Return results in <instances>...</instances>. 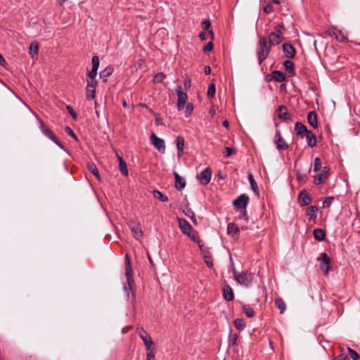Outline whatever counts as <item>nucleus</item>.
I'll return each instance as SVG.
<instances>
[{
    "instance_id": "51",
    "label": "nucleus",
    "mask_w": 360,
    "mask_h": 360,
    "mask_svg": "<svg viewBox=\"0 0 360 360\" xmlns=\"http://www.w3.org/2000/svg\"><path fill=\"white\" fill-rule=\"evenodd\" d=\"M333 200H334L333 197L326 198L323 203V207H329L331 205Z\"/></svg>"
},
{
    "instance_id": "10",
    "label": "nucleus",
    "mask_w": 360,
    "mask_h": 360,
    "mask_svg": "<svg viewBox=\"0 0 360 360\" xmlns=\"http://www.w3.org/2000/svg\"><path fill=\"white\" fill-rule=\"evenodd\" d=\"M212 177V170L210 167H206L202 170L197 178L200 180V183L203 185H207L210 183Z\"/></svg>"
},
{
    "instance_id": "33",
    "label": "nucleus",
    "mask_w": 360,
    "mask_h": 360,
    "mask_svg": "<svg viewBox=\"0 0 360 360\" xmlns=\"http://www.w3.org/2000/svg\"><path fill=\"white\" fill-rule=\"evenodd\" d=\"M87 168L97 178L98 181H101V178L99 172L94 164H89Z\"/></svg>"
},
{
    "instance_id": "49",
    "label": "nucleus",
    "mask_w": 360,
    "mask_h": 360,
    "mask_svg": "<svg viewBox=\"0 0 360 360\" xmlns=\"http://www.w3.org/2000/svg\"><path fill=\"white\" fill-rule=\"evenodd\" d=\"M215 85L214 84H211L209 85L208 86V89H207V96L208 97L210 98H212L214 97V96L215 95Z\"/></svg>"
},
{
    "instance_id": "35",
    "label": "nucleus",
    "mask_w": 360,
    "mask_h": 360,
    "mask_svg": "<svg viewBox=\"0 0 360 360\" xmlns=\"http://www.w3.org/2000/svg\"><path fill=\"white\" fill-rule=\"evenodd\" d=\"M238 335L236 333H231V331L229 333V340H228V346L231 347L235 345L237 342Z\"/></svg>"
},
{
    "instance_id": "22",
    "label": "nucleus",
    "mask_w": 360,
    "mask_h": 360,
    "mask_svg": "<svg viewBox=\"0 0 360 360\" xmlns=\"http://www.w3.org/2000/svg\"><path fill=\"white\" fill-rule=\"evenodd\" d=\"M318 208L316 206H310L306 209V215L309 221L315 220L316 219V213Z\"/></svg>"
},
{
    "instance_id": "43",
    "label": "nucleus",
    "mask_w": 360,
    "mask_h": 360,
    "mask_svg": "<svg viewBox=\"0 0 360 360\" xmlns=\"http://www.w3.org/2000/svg\"><path fill=\"white\" fill-rule=\"evenodd\" d=\"M203 257L207 266L210 268L212 267L213 266V261L211 258L210 252H207V254H205Z\"/></svg>"
},
{
    "instance_id": "2",
    "label": "nucleus",
    "mask_w": 360,
    "mask_h": 360,
    "mask_svg": "<svg viewBox=\"0 0 360 360\" xmlns=\"http://www.w3.org/2000/svg\"><path fill=\"white\" fill-rule=\"evenodd\" d=\"M39 128L42 133L49 139H50L53 142L57 144L59 147L63 148V145L59 142L58 139H57L54 133L44 124L41 120L39 119Z\"/></svg>"
},
{
    "instance_id": "24",
    "label": "nucleus",
    "mask_w": 360,
    "mask_h": 360,
    "mask_svg": "<svg viewBox=\"0 0 360 360\" xmlns=\"http://www.w3.org/2000/svg\"><path fill=\"white\" fill-rule=\"evenodd\" d=\"M39 49V46L37 41H33L30 44L29 53L32 58H34L38 56Z\"/></svg>"
},
{
    "instance_id": "16",
    "label": "nucleus",
    "mask_w": 360,
    "mask_h": 360,
    "mask_svg": "<svg viewBox=\"0 0 360 360\" xmlns=\"http://www.w3.org/2000/svg\"><path fill=\"white\" fill-rule=\"evenodd\" d=\"M278 117L279 119L287 121L290 120L291 115L288 112L285 105H280L278 109Z\"/></svg>"
},
{
    "instance_id": "11",
    "label": "nucleus",
    "mask_w": 360,
    "mask_h": 360,
    "mask_svg": "<svg viewBox=\"0 0 360 360\" xmlns=\"http://www.w3.org/2000/svg\"><path fill=\"white\" fill-rule=\"evenodd\" d=\"M97 81L95 80H87L86 85V97L88 99H93L96 95V88L97 86Z\"/></svg>"
},
{
    "instance_id": "56",
    "label": "nucleus",
    "mask_w": 360,
    "mask_h": 360,
    "mask_svg": "<svg viewBox=\"0 0 360 360\" xmlns=\"http://www.w3.org/2000/svg\"><path fill=\"white\" fill-rule=\"evenodd\" d=\"M213 49V44L212 41L208 42L203 48L204 52H209Z\"/></svg>"
},
{
    "instance_id": "8",
    "label": "nucleus",
    "mask_w": 360,
    "mask_h": 360,
    "mask_svg": "<svg viewBox=\"0 0 360 360\" xmlns=\"http://www.w3.org/2000/svg\"><path fill=\"white\" fill-rule=\"evenodd\" d=\"M249 202V197L245 194L239 195L233 202V205L238 209H246Z\"/></svg>"
},
{
    "instance_id": "55",
    "label": "nucleus",
    "mask_w": 360,
    "mask_h": 360,
    "mask_svg": "<svg viewBox=\"0 0 360 360\" xmlns=\"http://www.w3.org/2000/svg\"><path fill=\"white\" fill-rule=\"evenodd\" d=\"M211 26L210 21L209 20H204L202 24L201 27L204 30H209Z\"/></svg>"
},
{
    "instance_id": "19",
    "label": "nucleus",
    "mask_w": 360,
    "mask_h": 360,
    "mask_svg": "<svg viewBox=\"0 0 360 360\" xmlns=\"http://www.w3.org/2000/svg\"><path fill=\"white\" fill-rule=\"evenodd\" d=\"M174 175L175 179V188L176 189L181 191L185 187L186 181L176 172H174Z\"/></svg>"
},
{
    "instance_id": "30",
    "label": "nucleus",
    "mask_w": 360,
    "mask_h": 360,
    "mask_svg": "<svg viewBox=\"0 0 360 360\" xmlns=\"http://www.w3.org/2000/svg\"><path fill=\"white\" fill-rule=\"evenodd\" d=\"M275 305L280 310L281 314H283L285 311L286 305L282 298H276L275 300Z\"/></svg>"
},
{
    "instance_id": "57",
    "label": "nucleus",
    "mask_w": 360,
    "mask_h": 360,
    "mask_svg": "<svg viewBox=\"0 0 360 360\" xmlns=\"http://www.w3.org/2000/svg\"><path fill=\"white\" fill-rule=\"evenodd\" d=\"M273 11H274V7L271 4H267L264 8V11L266 14H269V13H272Z\"/></svg>"
},
{
    "instance_id": "38",
    "label": "nucleus",
    "mask_w": 360,
    "mask_h": 360,
    "mask_svg": "<svg viewBox=\"0 0 360 360\" xmlns=\"http://www.w3.org/2000/svg\"><path fill=\"white\" fill-rule=\"evenodd\" d=\"M243 310L245 315L249 318H252L255 316L254 309L249 306L243 305Z\"/></svg>"
},
{
    "instance_id": "9",
    "label": "nucleus",
    "mask_w": 360,
    "mask_h": 360,
    "mask_svg": "<svg viewBox=\"0 0 360 360\" xmlns=\"http://www.w3.org/2000/svg\"><path fill=\"white\" fill-rule=\"evenodd\" d=\"M274 143L276 148L279 150H283L288 148V144L285 142L281 136L280 130H276Z\"/></svg>"
},
{
    "instance_id": "40",
    "label": "nucleus",
    "mask_w": 360,
    "mask_h": 360,
    "mask_svg": "<svg viewBox=\"0 0 360 360\" xmlns=\"http://www.w3.org/2000/svg\"><path fill=\"white\" fill-rule=\"evenodd\" d=\"M248 179L252 187V189L254 191V192L256 193V194L258 195L259 192L257 191V184L254 179L253 175L251 173H250L248 175Z\"/></svg>"
},
{
    "instance_id": "53",
    "label": "nucleus",
    "mask_w": 360,
    "mask_h": 360,
    "mask_svg": "<svg viewBox=\"0 0 360 360\" xmlns=\"http://www.w3.org/2000/svg\"><path fill=\"white\" fill-rule=\"evenodd\" d=\"M197 243L201 250V252L205 255V254H207V252H209L207 248L204 246V245L202 244V242L201 240L198 239V240L197 241Z\"/></svg>"
},
{
    "instance_id": "31",
    "label": "nucleus",
    "mask_w": 360,
    "mask_h": 360,
    "mask_svg": "<svg viewBox=\"0 0 360 360\" xmlns=\"http://www.w3.org/2000/svg\"><path fill=\"white\" fill-rule=\"evenodd\" d=\"M283 65L286 70L291 75H295V69H294V63L290 60H285L283 63Z\"/></svg>"
},
{
    "instance_id": "18",
    "label": "nucleus",
    "mask_w": 360,
    "mask_h": 360,
    "mask_svg": "<svg viewBox=\"0 0 360 360\" xmlns=\"http://www.w3.org/2000/svg\"><path fill=\"white\" fill-rule=\"evenodd\" d=\"M299 202L302 205V206H306L311 203V198L309 195L307 191L303 190L299 194Z\"/></svg>"
},
{
    "instance_id": "46",
    "label": "nucleus",
    "mask_w": 360,
    "mask_h": 360,
    "mask_svg": "<svg viewBox=\"0 0 360 360\" xmlns=\"http://www.w3.org/2000/svg\"><path fill=\"white\" fill-rule=\"evenodd\" d=\"M321 169H322L321 168V160L320 158H316L314 159V171L318 172V171L321 170Z\"/></svg>"
},
{
    "instance_id": "17",
    "label": "nucleus",
    "mask_w": 360,
    "mask_h": 360,
    "mask_svg": "<svg viewBox=\"0 0 360 360\" xmlns=\"http://www.w3.org/2000/svg\"><path fill=\"white\" fill-rule=\"evenodd\" d=\"M176 93L178 95V102H177L178 109L179 110H181L185 106V104L188 99V96L186 93L181 91L179 90H178L176 91Z\"/></svg>"
},
{
    "instance_id": "48",
    "label": "nucleus",
    "mask_w": 360,
    "mask_h": 360,
    "mask_svg": "<svg viewBox=\"0 0 360 360\" xmlns=\"http://www.w3.org/2000/svg\"><path fill=\"white\" fill-rule=\"evenodd\" d=\"M184 214L189 218H191V219L192 220V221L194 223V224H196V219L195 217V214L194 212L191 210V209H187L186 211H184Z\"/></svg>"
},
{
    "instance_id": "60",
    "label": "nucleus",
    "mask_w": 360,
    "mask_h": 360,
    "mask_svg": "<svg viewBox=\"0 0 360 360\" xmlns=\"http://www.w3.org/2000/svg\"><path fill=\"white\" fill-rule=\"evenodd\" d=\"M334 360H349L346 354H340L334 358Z\"/></svg>"
},
{
    "instance_id": "28",
    "label": "nucleus",
    "mask_w": 360,
    "mask_h": 360,
    "mask_svg": "<svg viewBox=\"0 0 360 360\" xmlns=\"http://www.w3.org/2000/svg\"><path fill=\"white\" fill-rule=\"evenodd\" d=\"M114 68L111 65H108L104 70L100 72L99 76L101 78L106 79L110 77L113 72Z\"/></svg>"
},
{
    "instance_id": "4",
    "label": "nucleus",
    "mask_w": 360,
    "mask_h": 360,
    "mask_svg": "<svg viewBox=\"0 0 360 360\" xmlns=\"http://www.w3.org/2000/svg\"><path fill=\"white\" fill-rule=\"evenodd\" d=\"M253 279V274L248 271H242L236 279L240 285L249 286Z\"/></svg>"
},
{
    "instance_id": "54",
    "label": "nucleus",
    "mask_w": 360,
    "mask_h": 360,
    "mask_svg": "<svg viewBox=\"0 0 360 360\" xmlns=\"http://www.w3.org/2000/svg\"><path fill=\"white\" fill-rule=\"evenodd\" d=\"M96 75H97L96 71L92 70L91 71H89L87 73V77H88L87 80H91V79L95 80Z\"/></svg>"
},
{
    "instance_id": "42",
    "label": "nucleus",
    "mask_w": 360,
    "mask_h": 360,
    "mask_svg": "<svg viewBox=\"0 0 360 360\" xmlns=\"http://www.w3.org/2000/svg\"><path fill=\"white\" fill-rule=\"evenodd\" d=\"M91 63H92L91 70L97 72L98 67H99V64H100L98 56H93Z\"/></svg>"
},
{
    "instance_id": "20",
    "label": "nucleus",
    "mask_w": 360,
    "mask_h": 360,
    "mask_svg": "<svg viewBox=\"0 0 360 360\" xmlns=\"http://www.w3.org/2000/svg\"><path fill=\"white\" fill-rule=\"evenodd\" d=\"M307 127L301 122H297L295 125V131L297 135L304 137V135L308 132Z\"/></svg>"
},
{
    "instance_id": "23",
    "label": "nucleus",
    "mask_w": 360,
    "mask_h": 360,
    "mask_svg": "<svg viewBox=\"0 0 360 360\" xmlns=\"http://www.w3.org/2000/svg\"><path fill=\"white\" fill-rule=\"evenodd\" d=\"M308 123L314 128H317V117L316 113L314 111H311L307 115Z\"/></svg>"
},
{
    "instance_id": "29",
    "label": "nucleus",
    "mask_w": 360,
    "mask_h": 360,
    "mask_svg": "<svg viewBox=\"0 0 360 360\" xmlns=\"http://www.w3.org/2000/svg\"><path fill=\"white\" fill-rule=\"evenodd\" d=\"M272 77L278 82H282L285 79L284 74L282 72L277 70L272 72Z\"/></svg>"
},
{
    "instance_id": "27",
    "label": "nucleus",
    "mask_w": 360,
    "mask_h": 360,
    "mask_svg": "<svg viewBox=\"0 0 360 360\" xmlns=\"http://www.w3.org/2000/svg\"><path fill=\"white\" fill-rule=\"evenodd\" d=\"M118 159H119V169L120 170V172L124 176H127L129 175V172H128V169H127V163L122 159V158L118 156Z\"/></svg>"
},
{
    "instance_id": "32",
    "label": "nucleus",
    "mask_w": 360,
    "mask_h": 360,
    "mask_svg": "<svg viewBox=\"0 0 360 360\" xmlns=\"http://www.w3.org/2000/svg\"><path fill=\"white\" fill-rule=\"evenodd\" d=\"M153 196L158 199L160 201L162 202H167L168 201V198L167 196L165 195L162 192H160V191H158V190H154L153 191Z\"/></svg>"
},
{
    "instance_id": "26",
    "label": "nucleus",
    "mask_w": 360,
    "mask_h": 360,
    "mask_svg": "<svg viewBox=\"0 0 360 360\" xmlns=\"http://www.w3.org/2000/svg\"><path fill=\"white\" fill-rule=\"evenodd\" d=\"M239 231H240V229L236 224H234L233 223L228 224L227 233L229 235H230L233 237H235L238 235Z\"/></svg>"
},
{
    "instance_id": "34",
    "label": "nucleus",
    "mask_w": 360,
    "mask_h": 360,
    "mask_svg": "<svg viewBox=\"0 0 360 360\" xmlns=\"http://www.w3.org/2000/svg\"><path fill=\"white\" fill-rule=\"evenodd\" d=\"M330 34L334 35L335 38L340 41H344L346 39V37L340 30H335L333 31V33H330Z\"/></svg>"
},
{
    "instance_id": "13",
    "label": "nucleus",
    "mask_w": 360,
    "mask_h": 360,
    "mask_svg": "<svg viewBox=\"0 0 360 360\" xmlns=\"http://www.w3.org/2000/svg\"><path fill=\"white\" fill-rule=\"evenodd\" d=\"M223 297L228 302L232 301L234 298L233 291L226 283H224L223 285Z\"/></svg>"
},
{
    "instance_id": "6",
    "label": "nucleus",
    "mask_w": 360,
    "mask_h": 360,
    "mask_svg": "<svg viewBox=\"0 0 360 360\" xmlns=\"http://www.w3.org/2000/svg\"><path fill=\"white\" fill-rule=\"evenodd\" d=\"M139 335L143 341L144 345L146 347L147 350H150L151 347L154 345L150 336L147 333V332L143 328H138Z\"/></svg>"
},
{
    "instance_id": "64",
    "label": "nucleus",
    "mask_w": 360,
    "mask_h": 360,
    "mask_svg": "<svg viewBox=\"0 0 360 360\" xmlns=\"http://www.w3.org/2000/svg\"><path fill=\"white\" fill-rule=\"evenodd\" d=\"M0 65L5 67L7 65V62L4 59V58L2 56V55L0 53Z\"/></svg>"
},
{
    "instance_id": "41",
    "label": "nucleus",
    "mask_w": 360,
    "mask_h": 360,
    "mask_svg": "<svg viewBox=\"0 0 360 360\" xmlns=\"http://www.w3.org/2000/svg\"><path fill=\"white\" fill-rule=\"evenodd\" d=\"M235 327L239 330H242L245 328V323L244 321L241 319H236L234 321Z\"/></svg>"
},
{
    "instance_id": "39",
    "label": "nucleus",
    "mask_w": 360,
    "mask_h": 360,
    "mask_svg": "<svg viewBox=\"0 0 360 360\" xmlns=\"http://www.w3.org/2000/svg\"><path fill=\"white\" fill-rule=\"evenodd\" d=\"M318 260L321 261V263L324 264V265L330 264V259L326 252L321 253Z\"/></svg>"
},
{
    "instance_id": "63",
    "label": "nucleus",
    "mask_w": 360,
    "mask_h": 360,
    "mask_svg": "<svg viewBox=\"0 0 360 360\" xmlns=\"http://www.w3.org/2000/svg\"><path fill=\"white\" fill-rule=\"evenodd\" d=\"M193 242H196L198 240V239L196 238L195 234L193 232H190L189 235H187Z\"/></svg>"
},
{
    "instance_id": "59",
    "label": "nucleus",
    "mask_w": 360,
    "mask_h": 360,
    "mask_svg": "<svg viewBox=\"0 0 360 360\" xmlns=\"http://www.w3.org/2000/svg\"><path fill=\"white\" fill-rule=\"evenodd\" d=\"M325 180L323 179L319 175H316L314 176V184H316V185H319L321 183H323Z\"/></svg>"
},
{
    "instance_id": "1",
    "label": "nucleus",
    "mask_w": 360,
    "mask_h": 360,
    "mask_svg": "<svg viewBox=\"0 0 360 360\" xmlns=\"http://www.w3.org/2000/svg\"><path fill=\"white\" fill-rule=\"evenodd\" d=\"M271 46L269 44L267 39L263 36L259 37L257 55L258 57L259 63L260 65L269 56L271 51Z\"/></svg>"
},
{
    "instance_id": "52",
    "label": "nucleus",
    "mask_w": 360,
    "mask_h": 360,
    "mask_svg": "<svg viewBox=\"0 0 360 360\" xmlns=\"http://www.w3.org/2000/svg\"><path fill=\"white\" fill-rule=\"evenodd\" d=\"M66 108H67L68 112L70 114V115L73 118V120H76L77 118V115L75 112V111L74 110V109L70 105H67Z\"/></svg>"
},
{
    "instance_id": "12",
    "label": "nucleus",
    "mask_w": 360,
    "mask_h": 360,
    "mask_svg": "<svg viewBox=\"0 0 360 360\" xmlns=\"http://www.w3.org/2000/svg\"><path fill=\"white\" fill-rule=\"evenodd\" d=\"M129 226L132 233H134L135 237L136 238H141L143 236V232L141 230V224L138 222L131 221L129 223Z\"/></svg>"
},
{
    "instance_id": "36",
    "label": "nucleus",
    "mask_w": 360,
    "mask_h": 360,
    "mask_svg": "<svg viewBox=\"0 0 360 360\" xmlns=\"http://www.w3.org/2000/svg\"><path fill=\"white\" fill-rule=\"evenodd\" d=\"M176 147L179 152H183L184 147V139L182 136H178L176 138Z\"/></svg>"
},
{
    "instance_id": "37",
    "label": "nucleus",
    "mask_w": 360,
    "mask_h": 360,
    "mask_svg": "<svg viewBox=\"0 0 360 360\" xmlns=\"http://www.w3.org/2000/svg\"><path fill=\"white\" fill-rule=\"evenodd\" d=\"M330 169L328 167L325 166L321 169L319 175L323 179L326 180L329 177Z\"/></svg>"
},
{
    "instance_id": "50",
    "label": "nucleus",
    "mask_w": 360,
    "mask_h": 360,
    "mask_svg": "<svg viewBox=\"0 0 360 360\" xmlns=\"http://www.w3.org/2000/svg\"><path fill=\"white\" fill-rule=\"evenodd\" d=\"M65 131L69 134L70 136H72L75 140L78 141V139L75 134V132L72 131V129L70 127H65Z\"/></svg>"
},
{
    "instance_id": "62",
    "label": "nucleus",
    "mask_w": 360,
    "mask_h": 360,
    "mask_svg": "<svg viewBox=\"0 0 360 360\" xmlns=\"http://www.w3.org/2000/svg\"><path fill=\"white\" fill-rule=\"evenodd\" d=\"M240 218H243L245 220H248V214L246 209L241 210V217Z\"/></svg>"
},
{
    "instance_id": "14",
    "label": "nucleus",
    "mask_w": 360,
    "mask_h": 360,
    "mask_svg": "<svg viewBox=\"0 0 360 360\" xmlns=\"http://www.w3.org/2000/svg\"><path fill=\"white\" fill-rule=\"evenodd\" d=\"M178 221L179 228L184 234L189 235L190 232H193V229L192 226L186 219L179 218L178 219Z\"/></svg>"
},
{
    "instance_id": "47",
    "label": "nucleus",
    "mask_w": 360,
    "mask_h": 360,
    "mask_svg": "<svg viewBox=\"0 0 360 360\" xmlns=\"http://www.w3.org/2000/svg\"><path fill=\"white\" fill-rule=\"evenodd\" d=\"M236 153V149L231 147H225L224 153L225 154V157L228 158L233 154Z\"/></svg>"
},
{
    "instance_id": "45",
    "label": "nucleus",
    "mask_w": 360,
    "mask_h": 360,
    "mask_svg": "<svg viewBox=\"0 0 360 360\" xmlns=\"http://www.w3.org/2000/svg\"><path fill=\"white\" fill-rule=\"evenodd\" d=\"M165 75L162 72H159L155 75L153 82L155 83H161L165 78Z\"/></svg>"
},
{
    "instance_id": "21",
    "label": "nucleus",
    "mask_w": 360,
    "mask_h": 360,
    "mask_svg": "<svg viewBox=\"0 0 360 360\" xmlns=\"http://www.w3.org/2000/svg\"><path fill=\"white\" fill-rule=\"evenodd\" d=\"M306 137L307 141V144L309 147L313 148L316 146V137L312 133L311 131L309 130L308 132L304 135Z\"/></svg>"
},
{
    "instance_id": "58",
    "label": "nucleus",
    "mask_w": 360,
    "mask_h": 360,
    "mask_svg": "<svg viewBox=\"0 0 360 360\" xmlns=\"http://www.w3.org/2000/svg\"><path fill=\"white\" fill-rule=\"evenodd\" d=\"M330 268V264H325L323 263L320 264V269L322 271H323L326 274H328V269Z\"/></svg>"
},
{
    "instance_id": "15",
    "label": "nucleus",
    "mask_w": 360,
    "mask_h": 360,
    "mask_svg": "<svg viewBox=\"0 0 360 360\" xmlns=\"http://www.w3.org/2000/svg\"><path fill=\"white\" fill-rule=\"evenodd\" d=\"M283 51L288 58H293L295 56V49L290 44L284 43L283 44Z\"/></svg>"
},
{
    "instance_id": "61",
    "label": "nucleus",
    "mask_w": 360,
    "mask_h": 360,
    "mask_svg": "<svg viewBox=\"0 0 360 360\" xmlns=\"http://www.w3.org/2000/svg\"><path fill=\"white\" fill-rule=\"evenodd\" d=\"M146 360H155V353L153 351L147 353Z\"/></svg>"
},
{
    "instance_id": "5",
    "label": "nucleus",
    "mask_w": 360,
    "mask_h": 360,
    "mask_svg": "<svg viewBox=\"0 0 360 360\" xmlns=\"http://www.w3.org/2000/svg\"><path fill=\"white\" fill-rule=\"evenodd\" d=\"M283 34L279 30H277L276 32H272L268 35V42L271 46L279 44L283 40Z\"/></svg>"
},
{
    "instance_id": "44",
    "label": "nucleus",
    "mask_w": 360,
    "mask_h": 360,
    "mask_svg": "<svg viewBox=\"0 0 360 360\" xmlns=\"http://www.w3.org/2000/svg\"><path fill=\"white\" fill-rule=\"evenodd\" d=\"M348 352L353 360H360V355L353 349L348 347Z\"/></svg>"
},
{
    "instance_id": "7",
    "label": "nucleus",
    "mask_w": 360,
    "mask_h": 360,
    "mask_svg": "<svg viewBox=\"0 0 360 360\" xmlns=\"http://www.w3.org/2000/svg\"><path fill=\"white\" fill-rule=\"evenodd\" d=\"M150 140L155 148L160 153H164L165 152V145L163 139L158 138L155 133H152L150 136Z\"/></svg>"
},
{
    "instance_id": "25",
    "label": "nucleus",
    "mask_w": 360,
    "mask_h": 360,
    "mask_svg": "<svg viewBox=\"0 0 360 360\" xmlns=\"http://www.w3.org/2000/svg\"><path fill=\"white\" fill-rule=\"evenodd\" d=\"M314 238L318 241H323L326 238V231L321 229H315L313 231Z\"/></svg>"
},
{
    "instance_id": "3",
    "label": "nucleus",
    "mask_w": 360,
    "mask_h": 360,
    "mask_svg": "<svg viewBox=\"0 0 360 360\" xmlns=\"http://www.w3.org/2000/svg\"><path fill=\"white\" fill-rule=\"evenodd\" d=\"M125 275L127 276L129 288L130 290L132 289V285L134 284L133 275H132V267L131 265L130 258L128 254L125 255Z\"/></svg>"
}]
</instances>
